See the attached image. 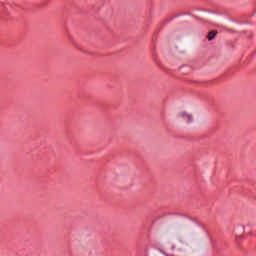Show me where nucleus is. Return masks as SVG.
<instances>
[{"label":"nucleus","mask_w":256,"mask_h":256,"mask_svg":"<svg viewBox=\"0 0 256 256\" xmlns=\"http://www.w3.org/2000/svg\"><path fill=\"white\" fill-rule=\"evenodd\" d=\"M177 118L179 121H185L186 123H193V114L187 111H181L178 113Z\"/></svg>","instance_id":"f257e3e1"},{"label":"nucleus","mask_w":256,"mask_h":256,"mask_svg":"<svg viewBox=\"0 0 256 256\" xmlns=\"http://www.w3.org/2000/svg\"><path fill=\"white\" fill-rule=\"evenodd\" d=\"M216 35H217L216 31L209 32V34H208V41H213V39H215Z\"/></svg>","instance_id":"f03ea898"}]
</instances>
